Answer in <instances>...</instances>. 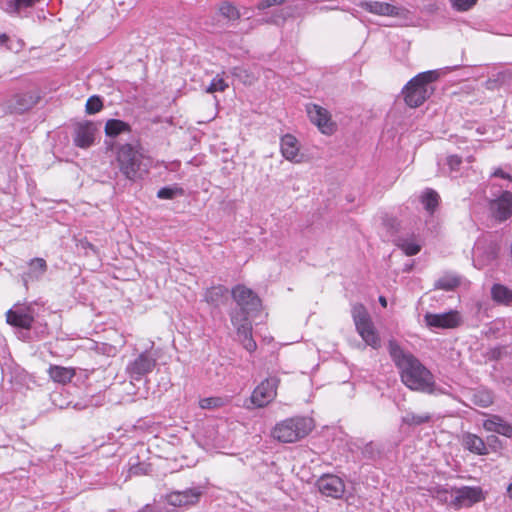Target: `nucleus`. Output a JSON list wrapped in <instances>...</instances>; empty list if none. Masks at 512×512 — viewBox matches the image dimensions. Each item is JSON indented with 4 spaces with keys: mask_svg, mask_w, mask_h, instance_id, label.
<instances>
[{
    "mask_svg": "<svg viewBox=\"0 0 512 512\" xmlns=\"http://www.w3.org/2000/svg\"><path fill=\"white\" fill-rule=\"evenodd\" d=\"M388 350L399 370L402 383L410 390L432 394L435 392V379L413 354L404 351L395 340H390Z\"/></svg>",
    "mask_w": 512,
    "mask_h": 512,
    "instance_id": "obj_1",
    "label": "nucleus"
},
{
    "mask_svg": "<svg viewBox=\"0 0 512 512\" xmlns=\"http://www.w3.org/2000/svg\"><path fill=\"white\" fill-rule=\"evenodd\" d=\"M232 297L240 309L231 313V323L236 328L243 347L248 352H254L257 345L252 338V325L248 315L260 308L261 301L251 289L243 285H237L232 289Z\"/></svg>",
    "mask_w": 512,
    "mask_h": 512,
    "instance_id": "obj_2",
    "label": "nucleus"
},
{
    "mask_svg": "<svg viewBox=\"0 0 512 512\" xmlns=\"http://www.w3.org/2000/svg\"><path fill=\"white\" fill-rule=\"evenodd\" d=\"M116 160L121 173L129 180L143 178L149 171L150 159L139 146L124 144L118 148Z\"/></svg>",
    "mask_w": 512,
    "mask_h": 512,
    "instance_id": "obj_3",
    "label": "nucleus"
},
{
    "mask_svg": "<svg viewBox=\"0 0 512 512\" xmlns=\"http://www.w3.org/2000/svg\"><path fill=\"white\" fill-rule=\"evenodd\" d=\"M312 429V419L294 417L277 423L272 431V436L279 442L293 443L304 438Z\"/></svg>",
    "mask_w": 512,
    "mask_h": 512,
    "instance_id": "obj_4",
    "label": "nucleus"
},
{
    "mask_svg": "<svg viewBox=\"0 0 512 512\" xmlns=\"http://www.w3.org/2000/svg\"><path fill=\"white\" fill-rule=\"evenodd\" d=\"M355 329L366 345L373 349L381 347V338L371 316L364 305L356 303L351 308Z\"/></svg>",
    "mask_w": 512,
    "mask_h": 512,
    "instance_id": "obj_5",
    "label": "nucleus"
},
{
    "mask_svg": "<svg viewBox=\"0 0 512 512\" xmlns=\"http://www.w3.org/2000/svg\"><path fill=\"white\" fill-rule=\"evenodd\" d=\"M434 79L432 71L420 73L411 79L403 91L406 104L410 107L422 105L432 93L431 83Z\"/></svg>",
    "mask_w": 512,
    "mask_h": 512,
    "instance_id": "obj_6",
    "label": "nucleus"
},
{
    "mask_svg": "<svg viewBox=\"0 0 512 512\" xmlns=\"http://www.w3.org/2000/svg\"><path fill=\"white\" fill-rule=\"evenodd\" d=\"M156 364L157 356L146 350L139 353L127 363L125 373L130 379V383L133 384L134 381H140L151 373Z\"/></svg>",
    "mask_w": 512,
    "mask_h": 512,
    "instance_id": "obj_7",
    "label": "nucleus"
},
{
    "mask_svg": "<svg viewBox=\"0 0 512 512\" xmlns=\"http://www.w3.org/2000/svg\"><path fill=\"white\" fill-rule=\"evenodd\" d=\"M279 379L275 376L263 380L252 392L251 402L256 407H265L271 403L276 395Z\"/></svg>",
    "mask_w": 512,
    "mask_h": 512,
    "instance_id": "obj_8",
    "label": "nucleus"
},
{
    "mask_svg": "<svg viewBox=\"0 0 512 512\" xmlns=\"http://www.w3.org/2000/svg\"><path fill=\"white\" fill-rule=\"evenodd\" d=\"M424 321L431 329H453L462 323V317L458 311L450 310L445 313H426Z\"/></svg>",
    "mask_w": 512,
    "mask_h": 512,
    "instance_id": "obj_9",
    "label": "nucleus"
},
{
    "mask_svg": "<svg viewBox=\"0 0 512 512\" xmlns=\"http://www.w3.org/2000/svg\"><path fill=\"white\" fill-rule=\"evenodd\" d=\"M306 111L310 121L318 127V129L326 135H331L336 128L335 123L331 120L329 112L316 104H309Z\"/></svg>",
    "mask_w": 512,
    "mask_h": 512,
    "instance_id": "obj_10",
    "label": "nucleus"
},
{
    "mask_svg": "<svg viewBox=\"0 0 512 512\" xmlns=\"http://www.w3.org/2000/svg\"><path fill=\"white\" fill-rule=\"evenodd\" d=\"M34 317L35 311L29 305H15L6 313L8 324L23 329L31 328Z\"/></svg>",
    "mask_w": 512,
    "mask_h": 512,
    "instance_id": "obj_11",
    "label": "nucleus"
},
{
    "mask_svg": "<svg viewBox=\"0 0 512 512\" xmlns=\"http://www.w3.org/2000/svg\"><path fill=\"white\" fill-rule=\"evenodd\" d=\"M316 486L322 495L333 499H340L345 492L344 481L336 475L325 474L321 476L317 480Z\"/></svg>",
    "mask_w": 512,
    "mask_h": 512,
    "instance_id": "obj_12",
    "label": "nucleus"
},
{
    "mask_svg": "<svg viewBox=\"0 0 512 512\" xmlns=\"http://www.w3.org/2000/svg\"><path fill=\"white\" fill-rule=\"evenodd\" d=\"M201 492L198 489L173 491L164 497V501L173 508L189 507L199 501Z\"/></svg>",
    "mask_w": 512,
    "mask_h": 512,
    "instance_id": "obj_13",
    "label": "nucleus"
},
{
    "mask_svg": "<svg viewBox=\"0 0 512 512\" xmlns=\"http://www.w3.org/2000/svg\"><path fill=\"white\" fill-rule=\"evenodd\" d=\"M490 209L495 218L500 221L509 218L512 215V193L503 191L498 198L491 201Z\"/></svg>",
    "mask_w": 512,
    "mask_h": 512,
    "instance_id": "obj_14",
    "label": "nucleus"
},
{
    "mask_svg": "<svg viewBox=\"0 0 512 512\" xmlns=\"http://www.w3.org/2000/svg\"><path fill=\"white\" fill-rule=\"evenodd\" d=\"M280 149L282 156L290 162H302V154L300 153V145L296 137L286 134L281 138Z\"/></svg>",
    "mask_w": 512,
    "mask_h": 512,
    "instance_id": "obj_15",
    "label": "nucleus"
},
{
    "mask_svg": "<svg viewBox=\"0 0 512 512\" xmlns=\"http://www.w3.org/2000/svg\"><path fill=\"white\" fill-rule=\"evenodd\" d=\"M484 499L481 488L479 487H462L458 489L454 496V502L457 506L469 507Z\"/></svg>",
    "mask_w": 512,
    "mask_h": 512,
    "instance_id": "obj_16",
    "label": "nucleus"
},
{
    "mask_svg": "<svg viewBox=\"0 0 512 512\" xmlns=\"http://www.w3.org/2000/svg\"><path fill=\"white\" fill-rule=\"evenodd\" d=\"M359 6L366 11L379 15V16H400L402 14V10L387 2L380 1H362L359 3Z\"/></svg>",
    "mask_w": 512,
    "mask_h": 512,
    "instance_id": "obj_17",
    "label": "nucleus"
},
{
    "mask_svg": "<svg viewBox=\"0 0 512 512\" xmlns=\"http://www.w3.org/2000/svg\"><path fill=\"white\" fill-rule=\"evenodd\" d=\"M95 128L91 122L80 123L75 129L74 143L77 147L88 148L94 142Z\"/></svg>",
    "mask_w": 512,
    "mask_h": 512,
    "instance_id": "obj_18",
    "label": "nucleus"
},
{
    "mask_svg": "<svg viewBox=\"0 0 512 512\" xmlns=\"http://www.w3.org/2000/svg\"><path fill=\"white\" fill-rule=\"evenodd\" d=\"M483 428L488 432H495L512 438V425L498 415H491L483 421Z\"/></svg>",
    "mask_w": 512,
    "mask_h": 512,
    "instance_id": "obj_19",
    "label": "nucleus"
},
{
    "mask_svg": "<svg viewBox=\"0 0 512 512\" xmlns=\"http://www.w3.org/2000/svg\"><path fill=\"white\" fill-rule=\"evenodd\" d=\"M461 443L463 447L476 455H487L488 448L484 440L476 434L465 432L462 435Z\"/></svg>",
    "mask_w": 512,
    "mask_h": 512,
    "instance_id": "obj_20",
    "label": "nucleus"
},
{
    "mask_svg": "<svg viewBox=\"0 0 512 512\" xmlns=\"http://www.w3.org/2000/svg\"><path fill=\"white\" fill-rule=\"evenodd\" d=\"M47 271V264L43 258H34L28 263V270L22 275L27 286L29 282L39 280Z\"/></svg>",
    "mask_w": 512,
    "mask_h": 512,
    "instance_id": "obj_21",
    "label": "nucleus"
},
{
    "mask_svg": "<svg viewBox=\"0 0 512 512\" xmlns=\"http://www.w3.org/2000/svg\"><path fill=\"white\" fill-rule=\"evenodd\" d=\"M395 243L407 256L418 254L422 247L420 239L414 234L399 236Z\"/></svg>",
    "mask_w": 512,
    "mask_h": 512,
    "instance_id": "obj_22",
    "label": "nucleus"
},
{
    "mask_svg": "<svg viewBox=\"0 0 512 512\" xmlns=\"http://www.w3.org/2000/svg\"><path fill=\"white\" fill-rule=\"evenodd\" d=\"M49 377L56 383L66 384L69 383L76 372L72 367H63L58 365H51L48 369Z\"/></svg>",
    "mask_w": 512,
    "mask_h": 512,
    "instance_id": "obj_23",
    "label": "nucleus"
},
{
    "mask_svg": "<svg viewBox=\"0 0 512 512\" xmlns=\"http://www.w3.org/2000/svg\"><path fill=\"white\" fill-rule=\"evenodd\" d=\"M130 131V125L118 119H110L105 125V134L108 137H116L122 133H129Z\"/></svg>",
    "mask_w": 512,
    "mask_h": 512,
    "instance_id": "obj_24",
    "label": "nucleus"
},
{
    "mask_svg": "<svg viewBox=\"0 0 512 512\" xmlns=\"http://www.w3.org/2000/svg\"><path fill=\"white\" fill-rule=\"evenodd\" d=\"M461 283V278L454 273H445L434 284L436 289L451 291L458 287Z\"/></svg>",
    "mask_w": 512,
    "mask_h": 512,
    "instance_id": "obj_25",
    "label": "nucleus"
},
{
    "mask_svg": "<svg viewBox=\"0 0 512 512\" xmlns=\"http://www.w3.org/2000/svg\"><path fill=\"white\" fill-rule=\"evenodd\" d=\"M491 294L497 303L508 305L512 301V291L501 284H495L491 289Z\"/></svg>",
    "mask_w": 512,
    "mask_h": 512,
    "instance_id": "obj_26",
    "label": "nucleus"
},
{
    "mask_svg": "<svg viewBox=\"0 0 512 512\" xmlns=\"http://www.w3.org/2000/svg\"><path fill=\"white\" fill-rule=\"evenodd\" d=\"M37 0H6L5 11L10 14L21 13L23 10L33 7Z\"/></svg>",
    "mask_w": 512,
    "mask_h": 512,
    "instance_id": "obj_27",
    "label": "nucleus"
},
{
    "mask_svg": "<svg viewBox=\"0 0 512 512\" xmlns=\"http://www.w3.org/2000/svg\"><path fill=\"white\" fill-rule=\"evenodd\" d=\"M420 200L424 205V208L433 213L435 208L438 206L439 196L436 191L432 189H426L420 196Z\"/></svg>",
    "mask_w": 512,
    "mask_h": 512,
    "instance_id": "obj_28",
    "label": "nucleus"
},
{
    "mask_svg": "<svg viewBox=\"0 0 512 512\" xmlns=\"http://www.w3.org/2000/svg\"><path fill=\"white\" fill-rule=\"evenodd\" d=\"M226 292L227 289L223 286L211 287L205 292V300L211 305L219 306Z\"/></svg>",
    "mask_w": 512,
    "mask_h": 512,
    "instance_id": "obj_29",
    "label": "nucleus"
},
{
    "mask_svg": "<svg viewBox=\"0 0 512 512\" xmlns=\"http://www.w3.org/2000/svg\"><path fill=\"white\" fill-rule=\"evenodd\" d=\"M430 419H431V416L428 413L415 414V413L409 412L405 416L402 417V423L409 425V426H417V425H421L423 423L429 422Z\"/></svg>",
    "mask_w": 512,
    "mask_h": 512,
    "instance_id": "obj_30",
    "label": "nucleus"
},
{
    "mask_svg": "<svg viewBox=\"0 0 512 512\" xmlns=\"http://www.w3.org/2000/svg\"><path fill=\"white\" fill-rule=\"evenodd\" d=\"M220 14L228 20H237L240 17L239 10L229 2H224L219 7Z\"/></svg>",
    "mask_w": 512,
    "mask_h": 512,
    "instance_id": "obj_31",
    "label": "nucleus"
},
{
    "mask_svg": "<svg viewBox=\"0 0 512 512\" xmlns=\"http://www.w3.org/2000/svg\"><path fill=\"white\" fill-rule=\"evenodd\" d=\"M474 402L481 407H488L493 403V395L486 390L477 391L474 394Z\"/></svg>",
    "mask_w": 512,
    "mask_h": 512,
    "instance_id": "obj_32",
    "label": "nucleus"
},
{
    "mask_svg": "<svg viewBox=\"0 0 512 512\" xmlns=\"http://www.w3.org/2000/svg\"><path fill=\"white\" fill-rule=\"evenodd\" d=\"M224 404L225 400L221 397H207L199 401V406L202 409H215L222 407Z\"/></svg>",
    "mask_w": 512,
    "mask_h": 512,
    "instance_id": "obj_33",
    "label": "nucleus"
},
{
    "mask_svg": "<svg viewBox=\"0 0 512 512\" xmlns=\"http://www.w3.org/2000/svg\"><path fill=\"white\" fill-rule=\"evenodd\" d=\"M228 87L227 82L223 77L217 75L212 79L210 85L206 88V92L214 93V92H222Z\"/></svg>",
    "mask_w": 512,
    "mask_h": 512,
    "instance_id": "obj_34",
    "label": "nucleus"
},
{
    "mask_svg": "<svg viewBox=\"0 0 512 512\" xmlns=\"http://www.w3.org/2000/svg\"><path fill=\"white\" fill-rule=\"evenodd\" d=\"M478 0H450L451 6L458 12H465L470 10Z\"/></svg>",
    "mask_w": 512,
    "mask_h": 512,
    "instance_id": "obj_35",
    "label": "nucleus"
},
{
    "mask_svg": "<svg viewBox=\"0 0 512 512\" xmlns=\"http://www.w3.org/2000/svg\"><path fill=\"white\" fill-rule=\"evenodd\" d=\"M86 112L88 114H95L97 112H99L102 107H103V103L101 101V99L97 96H91L87 102H86Z\"/></svg>",
    "mask_w": 512,
    "mask_h": 512,
    "instance_id": "obj_36",
    "label": "nucleus"
},
{
    "mask_svg": "<svg viewBox=\"0 0 512 512\" xmlns=\"http://www.w3.org/2000/svg\"><path fill=\"white\" fill-rule=\"evenodd\" d=\"M462 163V160L457 155H451L447 158V164L451 170V172L459 171V167Z\"/></svg>",
    "mask_w": 512,
    "mask_h": 512,
    "instance_id": "obj_37",
    "label": "nucleus"
},
{
    "mask_svg": "<svg viewBox=\"0 0 512 512\" xmlns=\"http://www.w3.org/2000/svg\"><path fill=\"white\" fill-rule=\"evenodd\" d=\"M177 189L164 187L157 192V196L160 199H172L177 193Z\"/></svg>",
    "mask_w": 512,
    "mask_h": 512,
    "instance_id": "obj_38",
    "label": "nucleus"
},
{
    "mask_svg": "<svg viewBox=\"0 0 512 512\" xmlns=\"http://www.w3.org/2000/svg\"><path fill=\"white\" fill-rule=\"evenodd\" d=\"M493 177H499L503 180H505L507 182L506 185H504L506 188L509 187V183L512 181V178L509 174L505 173L503 170L501 169H496L493 174H492Z\"/></svg>",
    "mask_w": 512,
    "mask_h": 512,
    "instance_id": "obj_39",
    "label": "nucleus"
},
{
    "mask_svg": "<svg viewBox=\"0 0 512 512\" xmlns=\"http://www.w3.org/2000/svg\"><path fill=\"white\" fill-rule=\"evenodd\" d=\"M284 0H261L258 4V9H266L273 5L281 4Z\"/></svg>",
    "mask_w": 512,
    "mask_h": 512,
    "instance_id": "obj_40",
    "label": "nucleus"
},
{
    "mask_svg": "<svg viewBox=\"0 0 512 512\" xmlns=\"http://www.w3.org/2000/svg\"><path fill=\"white\" fill-rule=\"evenodd\" d=\"M501 355H502V347H495V348L491 349L489 352V357L491 359L497 360L501 357Z\"/></svg>",
    "mask_w": 512,
    "mask_h": 512,
    "instance_id": "obj_41",
    "label": "nucleus"
},
{
    "mask_svg": "<svg viewBox=\"0 0 512 512\" xmlns=\"http://www.w3.org/2000/svg\"><path fill=\"white\" fill-rule=\"evenodd\" d=\"M487 441L489 445H492L493 443L499 442L498 438L496 436H489L487 437Z\"/></svg>",
    "mask_w": 512,
    "mask_h": 512,
    "instance_id": "obj_42",
    "label": "nucleus"
},
{
    "mask_svg": "<svg viewBox=\"0 0 512 512\" xmlns=\"http://www.w3.org/2000/svg\"><path fill=\"white\" fill-rule=\"evenodd\" d=\"M7 39H8V38H7V35H6V34H4V33H0V45H2V44H4V43H6Z\"/></svg>",
    "mask_w": 512,
    "mask_h": 512,
    "instance_id": "obj_43",
    "label": "nucleus"
},
{
    "mask_svg": "<svg viewBox=\"0 0 512 512\" xmlns=\"http://www.w3.org/2000/svg\"><path fill=\"white\" fill-rule=\"evenodd\" d=\"M379 302L380 304L383 306V307H386L387 306V300L384 296H380L379 297Z\"/></svg>",
    "mask_w": 512,
    "mask_h": 512,
    "instance_id": "obj_44",
    "label": "nucleus"
},
{
    "mask_svg": "<svg viewBox=\"0 0 512 512\" xmlns=\"http://www.w3.org/2000/svg\"><path fill=\"white\" fill-rule=\"evenodd\" d=\"M507 495L510 499H512V482L507 487Z\"/></svg>",
    "mask_w": 512,
    "mask_h": 512,
    "instance_id": "obj_45",
    "label": "nucleus"
}]
</instances>
